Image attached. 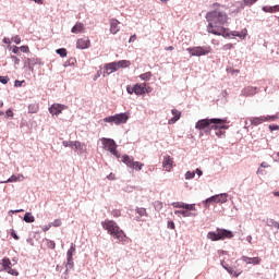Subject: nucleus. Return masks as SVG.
Wrapping results in <instances>:
<instances>
[{
	"label": "nucleus",
	"instance_id": "obj_1",
	"mask_svg": "<svg viewBox=\"0 0 279 279\" xmlns=\"http://www.w3.org/2000/svg\"><path fill=\"white\" fill-rule=\"evenodd\" d=\"M213 8L214 10L206 14V21L208 23L207 33L228 38L230 36V29L223 27L228 23V13L221 10L220 3H214Z\"/></svg>",
	"mask_w": 279,
	"mask_h": 279
},
{
	"label": "nucleus",
	"instance_id": "obj_2",
	"mask_svg": "<svg viewBox=\"0 0 279 279\" xmlns=\"http://www.w3.org/2000/svg\"><path fill=\"white\" fill-rule=\"evenodd\" d=\"M104 230H107L108 234L113 236L120 242L125 241V232L119 228V225L114 220H105L101 222Z\"/></svg>",
	"mask_w": 279,
	"mask_h": 279
},
{
	"label": "nucleus",
	"instance_id": "obj_3",
	"mask_svg": "<svg viewBox=\"0 0 279 279\" xmlns=\"http://www.w3.org/2000/svg\"><path fill=\"white\" fill-rule=\"evenodd\" d=\"M233 238H234V233L226 229H217L216 232H209L207 234V239H209L210 241H223L226 239H233Z\"/></svg>",
	"mask_w": 279,
	"mask_h": 279
},
{
	"label": "nucleus",
	"instance_id": "obj_4",
	"mask_svg": "<svg viewBox=\"0 0 279 279\" xmlns=\"http://www.w3.org/2000/svg\"><path fill=\"white\" fill-rule=\"evenodd\" d=\"M128 119H130V113H118L114 116H110L107 118H104L105 123H114V125H121L123 123H128Z\"/></svg>",
	"mask_w": 279,
	"mask_h": 279
},
{
	"label": "nucleus",
	"instance_id": "obj_5",
	"mask_svg": "<svg viewBox=\"0 0 279 279\" xmlns=\"http://www.w3.org/2000/svg\"><path fill=\"white\" fill-rule=\"evenodd\" d=\"M122 162H124L126 167H129L130 169H133L134 171H142L143 167H145V163L140 161H134V157L130 155H123Z\"/></svg>",
	"mask_w": 279,
	"mask_h": 279
},
{
	"label": "nucleus",
	"instance_id": "obj_6",
	"mask_svg": "<svg viewBox=\"0 0 279 279\" xmlns=\"http://www.w3.org/2000/svg\"><path fill=\"white\" fill-rule=\"evenodd\" d=\"M101 143L104 145V149H106L107 151H110V154L116 156V158L121 157V155L119 154V150H117V143L114 142V140L102 137Z\"/></svg>",
	"mask_w": 279,
	"mask_h": 279
},
{
	"label": "nucleus",
	"instance_id": "obj_7",
	"mask_svg": "<svg viewBox=\"0 0 279 279\" xmlns=\"http://www.w3.org/2000/svg\"><path fill=\"white\" fill-rule=\"evenodd\" d=\"M186 51L190 53V56L202 57V56H208V53L213 51V48H210V46H207V47L196 46L192 48H186Z\"/></svg>",
	"mask_w": 279,
	"mask_h": 279
},
{
	"label": "nucleus",
	"instance_id": "obj_8",
	"mask_svg": "<svg viewBox=\"0 0 279 279\" xmlns=\"http://www.w3.org/2000/svg\"><path fill=\"white\" fill-rule=\"evenodd\" d=\"M226 202H228V194L222 193V194H217V195H214V196L207 198L204 202V204H205V206H208V204H226Z\"/></svg>",
	"mask_w": 279,
	"mask_h": 279
},
{
	"label": "nucleus",
	"instance_id": "obj_9",
	"mask_svg": "<svg viewBox=\"0 0 279 279\" xmlns=\"http://www.w3.org/2000/svg\"><path fill=\"white\" fill-rule=\"evenodd\" d=\"M277 119H278V114L255 117L251 119V124L255 126L262 125V123H267L269 121H277Z\"/></svg>",
	"mask_w": 279,
	"mask_h": 279
},
{
	"label": "nucleus",
	"instance_id": "obj_10",
	"mask_svg": "<svg viewBox=\"0 0 279 279\" xmlns=\"http://www.w3.org/2000/svg\"><path fill=\"white\" fill-rule=\"evenodd\" d=\"M126 93H129V95H145V83L135 84L134 86L129 85L126 87Z\"/></svg>",
	"mask_w": 279,
	"mask_h": 279
},
{
	"label": "nucleus",
	"instance_id": "obj_11",
	"mask_svg": "<svg viewBox=\"0 0 279 279\" xmlns=\"http://www.w3.org/2000/svg\"><path fill=\"white\" fill-rule=\"evenodd\" d=\"M214 120H216V122H211V126L210 130H215V132L217 130H228V125H226V123H229L227 119H218V118H214Z\"/></svg>",
	"mask_w": 279,
	"mask_h": 279
},
{
	"label": "nucleus",
	"instance_id": "obj_12",
	"mask_svg": "<svg viewBox=\"0 0 279 279\" xmlns=\"http://www.w3.org/2000/svg\"><path fill=\"white\" fill-rule=\"evenodd\" d=\"M216 121H219V120L203 119L196 122L195 128L196 130H206V128L213 125V123H216Z\"/></svg>",
	"mask_w": 279,
	"mask_h": 279
},
{
	"label": "nucleus",
	"instance_id": "obj_13",
	"mask_svg": "<svg viewBox=\"0 0 279 279\" xmlns=\"http://www.w3.org/2000/svg\"><path fill=\"white\" fill-rule=\"evenodd\" d=\"M10 265H12V262H10V258H3L2 259V266L4 271H7L8 274H11V276H19V272L14 269H12V267H10Z\"/></svg>",
	"mask_w": 279,
	"mask_h": 279
},
{
	"label": "nucleus",
	"instance_id": "obj_14",
	"mask_svg": "<svg viewBox=\"0 0 279 279\" xmlns=\"http://www.w3.org/2000/svg\"><path fill=\"white\" fill-rule=\"evenodd\" d=\"M62 110H66V106L60 105V104H53V105L49 108V112H50V114H52V116L62 114Z\"/></svg>",
	"mask_w": 279,
	"mask_h": 279
},
{
	"label": "nucleus",
	"instance_id": "obj_15",
	"mask_svg": "<svg viewBox=\"0 0 279 279\" xmlns=\"http://www.w3.org/2000/svg\"><path fill=\"white\" fill-rule=\"evenodd\" d=\"M90 47V39L88 37H83L77 39L76 49H88Z\"/></svg>",
	"mask_w": 279,
	"mask_h": 279
},
{
	"label": "nucleus",
	"instance_id": "obj_16",
	"mask_svg": "<svg viewBox=\"0 0 279 279\" xmlns=\"http://www.w3.org/2000/svg\"><path fill=\"white\" fill-rule=\"evenodd\" d=\"M121 22H119V20L117 19H111L109 21V24H110V33L111 34H119V32H121V27H119Z\"/></svg>",
	"mask_w": 279,
	"mask_h": 279
},
{
	"label": "nucleus",
	"instance_id": "obj_17",
	"mask_svg": "<svg viewBox=\"0 0 279 279\" xmlns=\"http://www.w3.org/2000/svg\"><path fill=\"white\" fill-rule=\"evenodd\" d=\"M162 167L165 171H171L173 169V158L171 156H165L162 161Z\"/></svg>",
	"mask_w": 279,
	"mask_h": 279
},
{
	"label": "nucleus",
	"instance_id": "obj_18",
	"mask_svg": "<svg viewBox=\"0 0 279 279\" xmlns=\"http://www.w3.org/2000/svg\"><path fill=\"white\" fill-rule=\"evenodd\" d=\"M105 71L107 72L108 75L119 71V65L117 61L105 64Z\"/></svg>",
	"mask_w": 279,
	"mask_h": 279
},
{
	"label": "nucleus",
	"instance_id": "obj_19",
	"mask_svg": "<svg viewBox=\"0 0 279 279\" xmlns=\"http://www.w3.org/2000/svg\"><path fill=\"white\" fill-rule=\"evenodd\" d=\"M241 260H243V263H246V265H258L262 259H260V257L242 256Z\"/></svg>",
	"mask_w": 279,
	"mask_h": 279
},
{
	"label": "nucleus",
	"instance_id": "obj_20",
	"mask_svg": "<svg viewBox=\"0 0 279 279\" xmlns=\"http://www.w3.org/2000/svg\"><path fill=\"white\" fill-rule=\"evenodd\" d=\"M85 31H86V27L82 22H77L71 29L72 34H84Z\"/></svg>",
	"mask_w": 279,
	"mask_h": 279
},
{
	"label": "nucleus",
	"instance_id": "obj_21",
	"mask_svg": "<svg viewBox=\"0 0 279 279\" xmlns=\"http://www.w3.org/2000/svg\"><path fill=\"white\" fill-rule=\"evenodd\" d=\"M76 246L74 243L71 244L66 253L68 265H73V254H75Z\"/></svg>",
	"mask_w": 279,
	"mask_h": 279
},
{
	"label": "nucleus",
	"instance_id": "obj_22",
	"mask_svg": "<svg viewBox=\"0 0 279 279\" xmlns=\"http://www.w3.org/2000/svg\"><path fill=\"white\" fill-rule=\"evenodd\" d=\"M173 118L168 121V125H173L177 121H180V117H182V112L178 111V109H172Z\"/></svg>",
	"mask_w": 279,
	"mask_h": 279
},
{
	"label": "nucleus",
	"instance_id": "obj_23",
	"mask_svg": "<svg viewBox=\"0 0 279 279\" xmlns=\"http://www.w3.org/2000/svg\"><path fill=\"white\" fill-rule=\"evenodd\" d=\"M25 180V177L23 174H17V175H11L7 181H4L5 183L8 182H21Z\"/></svg>",
	"mask_w": 279,
	"mask_h": 279
},
{
	"label": "nucleus",
	"instance_id": "obj_24",
	"mask_svg": "<svg viewBox=\"0 0 279 279\" xmlns=\"http://www.w3.org/2000/svg\"><path fill=\"white\" fill-rule=\"evenodd\" d=\"M24 221L26 223H34L36 221V218L32 215V213H26L24 215Z\"/></svg>",
	"mask_w": 279,
	"mask_h": 279
},
{
	"label": "nucleus",
	"instance_id": "obj_25",
	"mask_svg": "<svg viewBox=\"0 0 279 279\" xmlns=\"http://www.w3.org/2000/svg\"><path fill=\"white\" fill-rule=\"evenodd\" d=\"M118 64V69H128V66H130V61L128 60H120V61H116Z\"/></svg>",
	"mask_w": 279,
	"mask_h": 279
},
{
	"label": "nucleus",
	"instance_id": "obj_26",
	"mask_svg": "<svg viewBox=\"0 0 279 279\" xmlns=\"http://www.w3.org/2000/svg\"><path fill=\"white\" fill-rule=\"evenodd\" d=\"M174 215H181L182 217H193V213L189 210H175Z\"/></svg>",
	"mask_w": 279,
	"mask_h": 279
},
{
	"label": "nucleus",
	"instance_id": "obj_27",
	"mask_svg": "<svg viewBox=\"0 0 279 279\" xmlns=\"http://www.w3.org/2000/svg\"><path fill=\"white\" fill-rule=\"evenodd\" d=\"M28 112H31V114H36V112H38V105L36 104H31L28 106Z\"/></svg>",
	"mask_w": 279,
	"mask_h": 279
},
{
	"label": "nucleus",
	"instance_id": "obj_28",
	"mask_svg": "<svg viewBox=\"0 0 279 279\" xmlns=\"http://www.w3.org/2000/svg\"><path fill=\"white\" fill-rule=\"evenodd\" d=\"M140 77L144 81V82H149V80H151V72H146L144 74H141Z\"/></svg>",
	"mask_w": 279,
	"mask_h": 279
},
{
	"label": "nucleus",
	"instance_id": "obj_29",
	"mask_svg": "<svg viewBox=\"0 0 279 279\" xmlns=\"http://www.w3.org/2000/svg\"><path fill=\"white\" fill-rule=\"evenodd\" d=\"M57 53L61 57V58H66V48H59L57 49Z\"/></svg>",
	"mask_w": 279,
	"mask_h": 279
},
{
	"label": "nucleus",
	"instance_id": "obj_30",
	"mask_svg": "<svg viewBox=\"0 0 279 279\" xmlns=\"http://www.w3.org/2000/svg\"><path fill=\"white\" fill-rule=\"evenodd\" d=\"M136 213L140 215V217H147V209L145 208H137Z\"/></svg>",
	"mask_w": 279,
	"mask_h": 279
},
{
	"label": "nucleus",
	"instance_id": "obj_31",
	"mask_svg": "<svg viewBox=\"0 0 279 279\" xmlns=\"http://www.w3.org/2000/svg\"><path fill=\"white\" fill-rule=\"evenodd\" d=\"M50 226H52V228H60V226H62V220L56 219L53 222H50Z\"/></svg>",
	"mask_w": 279,
	"mask_h": 279
},
{
	"label": "nucleus",
	"instance_id": "obj_32",
	"mask_svg": "<svg viewBox=\"0 0 279 279\" xmlns=\"http://www.w3.org/2000/svg\"><path fill=\"white\" fill-rule=\"evenodd\" d=\"M184 209L187 210V213H190L191 210H197L195 208V204H186V203H185Z\"/></svg>",
	"mask_w": 279,
	"mask_h": 279
},
{
	"label": "nucleus",
	"instance_id": "obj_33",
	"mask_svg": "<svg viewBox=\"0 0 279 279\" xmlns=\"http://www.w3.org/2000/svg\"><path fill=\"white\" fill-rule=\"evenodd\" d=\"M173 208H184L185 203L184 202H175L172 203Z\"/></svg>",
	"mask_w": 279,
	"mask_h": 279
},
{
	"label": "nucleus",
	"instance_id": "obj_34",
	"mask_svg": "<svg viewBox=\"0 0 279 279\" xmlns=\"http://www.w3.org/2000/svg\"><path fill=\"white\" fill-rule=\"evenodd\" d=\"M216 136L218 138H223V136H226V130H217L216 131Z\"/></svg>",
	"mask_w": 279,
	"mask_h": 279
},
{
	"label": "nucleus",
	"instance_id": "obj_35",
	"mask_svg": "<svg viewBox=\"0 0 279 279\" xmlns=\"http://www.w3.org/2000/svg\"><path fill=\"white\" fill-rule=\"evenodd\" d=\"M268 226H272L274 228H277L279 230V222L274 219H270L268 221Z\"/></svg>",
	"mask_w": 279,
	"mask_h": 279
},
{
	"label": "nucleus",
	"instance_id": "obj_36",
	"mask_svg": "<svg viewBox=\"0 0 279 279\" xmlns=\"http://www.w3.org/2000/svg\"><path fill=\"white\" fill-rule=\"evenodd\" d=\"M195 178V172L187 171L185 173V180H193Z\"/></svg>",
	"mask_w": 279,
	"mask_h": 279
},
{
	"label": "nucleus",
	"instance_id": "obj_37",
	"mask_svg": "<svg viewBox=\"0 0 279 279\" xmlns=\"http://www.w3.org/2000/svg\"><path fill=\"white\" fill-rule=\"evenodd\" d=\"M223 51H230V49H234V45L233 44H226L225 46H222Z\"/></svg>",
	"mask_w": 279,
	"mask_h": 279
},
{
	"label": "nucleus",
	"instance_id": "obj_38",
	"mask_svg": "<svg viewBox=\"0 0 279 279\" xmlns=\"http://www.w3.org/2000/svg\"><path fill=\"white\" fill-rule=\"evenodd\" d=\"M1 84H8L10 82V77L8 76H0Z\"/></svg>",
	"mask_w": 279,
	"mask_h": 279
},
{
	"label": "nucleus",
	"instance_id": "obj_39",
	"mask_svg": "<svg viewBox=\"0 0 279 279\" xmlns=\"http://www.w3.org/2000/svg\"><path fill=\"white\" fill-rule=\"evenodd\" d=\"M12 41L15 43V45H21V37L19 35L12 37Z\"/></svg>",
	"mask_w": 279,
	"mask_h": 279
},
{
	"label": "nucleus",
	"instance_id": "obj_40",
	"mask_svg": "<svg viewBox=\"0 0 279 279\" xmlns=\"http://www.w3.org/2000/svg\"><path fill=\"white\" fill-rule=\"evenodd\" d=\"M72 147H75V149H82V143H81V142L75 141V142H73Z\"/></svg>",
	"mask_w": 279,
	"mask_h": 279
},
{
	"label": "nucleus",
	"instance_id": "obj_41",
	"mask_svg": "<svg viewBox=\"0 0 279 279\" xmlns=\"http://www.w3.org/2000/svg\"><path fill=\"white\" fill-rule=\"evenodd\" d=\"M52 226L51 222L43 227V232H49L51 230Z\"/></svg>",
	"mask_w": 279,
	"mask_h": 279
},
{
	"label": "nucleus",
	"instance_id": "obj_42",
	"mask_svg": "<svg viewBox=\"0 0 279 279\" xmlns=\"http://www.w3.org/2000/svg\"><path fill=\"white\" fill-rule=\"evenodd\" d=\"M62 145H63V147H73V142L63 141Z\"/></svg>",
	"mask_w": 279,
	"mask_h": 279
},
{
	"label": "nucleus",
	"instance_id": "obj_43",
	"mask_svg": "<svg viewBox=\"0 0 279 279\" xmlns=\"http://www.w3.org/2000/svg\"><path fill=\"white\" fill-rule=\"evenodd\" d=\"M20 50H21L23 53H29V47H27V46H22V47H20Z\"/></svg>",
	"mask_w": 279,
	"mask_h": 279
},
{
	"label": "nucleus",
	"instance_id": "obj_44",
	"mask_svg": "<svg viewBox=\"0 0 279 279\" xmlns=\"http://www.w3.org/2000/svg\"><path fill=\"white\" fill-rule=\"evenodd\" d=\"M145 93H147V94H149V93H151V87H147V83H144V95H145Z\"/></svg>",
	"mask_w": 279,
	"mask_h": 279
},
{
	"label": "nucleus",
	"instance_id": "obj_45",
	"mask_svg": "<svg viewBox=\"0 0 279 279\" xmlns=\"http://www.w3.org/2000/svg\"><path fill=\"white\" fill-rule=\"evenodd\" d=\"M269 130H270V132H275L276 130H279V125L278 124H270Z\"/></svg>",
	"mask_w": 279,
	"mask_h": 279
},
{
	"label": "nucleus",
	"instance_id": "obj_46",
	"mask_svg": "<svg viewBox=\"0 0 279 279\" xmlns=\"http://www.w3.org/2000/svg\"><path fill=\"white\" fill-rule=\"evenodd\" d=\"M258 0H244L245 5H254Z\"/></svg>",
	"mask_w": 279,
	"mask_h": 279
},
{
	"label": "nucleus",
	"instance_id": "obj_47",
	"mask_svg": "<svg viewBox=\"0 0 279 279\" xmlns=\"http://www.w3.org/2000/svg\"><path fill=\"white\" fill-rule=\"evenodd\" d=\"M13 59L14 64H21V59H17L16 56H11Z\"/></svg>",
	"mask_w": 279,
	"mask_h": 279
},
{
	"label": "nucleus",
	"instance_id": "obj_48",
	"mask_svg": "<svg viewBox=\"0 0 279 279\" xmlns=\"http://www.w3.org/2000/svg\"><path fill=\"white\" fill-rule=\"evenodd\" d=\"M11 236L15 240L19 241V235L16 234V232L14 230L11 231Z\"/></svg>",
	"mask_w": 279,
	"mask_h": 279
},
{
	"label": "nucleus",
	"instance_id": "obj_49",
	"mask_svg": "<svg viewBox=\"0 0 279 279\" xmlns=\"http://www.w3.org/2000/svg\"><path fill=\"white\" fill-rule=\"evenodd\" d=\"M168 228H170L171 230H175V223L173 221H169Z\"/></svg>",
	"mask_w": 279,
	"mask_h": 279
},
{
	"label": "nucleus",
	"instance_id": "obj_50",
	"mask_svg": "<svg viewBox=\"0 0 279 279\" xmlns=\"http://www.w3.org/2000/svg\"><path fill=\"white\" fill-rule=\"evenodd\" d=\"M269 12H279V4L270 8Z\"/></svg>",
	"mask_w": 279,
	"mask_h": 279
},
{
	"label": "nucleus",
	"instance_id": "obj_51",
	"mask_svg": "<svg viewBox=\"0 0 279 279\" xmlns=\"http://www.w3.org/2000/svg\"><path fill=\"white\" fill-rule=\"evenodd\" d=\"M7 117H14V112L11 109L7 110Z\"/></svg>",
	"mask_w": 279,
	"mask_h": 279
},
{
	"label": "nucleus",
	"instance_id": "obj_52",
	"mask_svg": "<svg viewBox=\"0 0 279 279\" xmlns=\"http://www.w3.org/2000/svg\"><path fill=\"white\" fill-rule=\"evenodd\" d=\"M13 53H19V51H21V48H19L17 46L13 47Z\"/></svg>",
	"mask_w": 279,
	"mask_h": 279
},
{
	"label": "nucleus",
	"instance_id": "obj_53",
	"mask_svg": "<svg viewBox=\"0 0 279 279\" xmlns=\"http://www.w3.org/2000/svg\"><path fill=\"white\" fill-rule=\"evenodd\" d=\"M136 40V35H132L129 39V43H134Z\"/></svg>",
	"mask_w": 279,
	"mask_h": 279
},
{
	"label": "nucleus",
	"instance_id": "obj_54",
	"mask_svg": "<svg viewBox=\"0 0 279 279\" xmlns=\"http://www.w3.org/2000/svg\"><path fill=\"white\" fill-rule=\"evenodd\" d=\"M260 167H263L264 169H267L269 167V163L264 161L260 163Z\"/></svg>",
	"mask_w": 279,
	"mask_h": 279
},
{
	"label": "nucleus",
	"instance_id": "obj_55",
	"mask_svg": "<svg viewBox=\"0 0 279 279\" xmlns=\"http://www.w3.org/2000/svg\"><path fill=\"white\" fill-rule=\"evenodd\" d=\"M107 178L108 180H114V173H110Z\"/></svg>",
	"mask_w": 279,
	"mask_h": 279
},
{
	"label": "nucleus",
	"instance_id": "obj_56",
	"mask_svg": "<svg viewBox=\"0 0 279 279\" xmlns=\"http://www.w3.org/2000/svg\"><path fill=\"white\" fill-rule=\"evenodd\" d=\"M3 43L5 44V45H10V39L9 38H3Z\"/></svg>",
	"mask_w": 279,
	"mask_h": 279
},
{
	"label": "nucleus",
	"instance_id": "obj_57",
	"mask_svg": "<svg viewBox=\"0 0 279 279\" xmlns=\"http://www.w3.org/2000/svg\"><path fill=\"white\" fill-rule=\"evenodd\" d=\"M35 3H38V5H43V0H34Z\"/></svg>",
	"mask_w": 279,
	"mask_h": 279
},
{
	"label": "nucleus",
	"instance_id": "obj_58",
	"mask_svg": "<svg viewBox=\"0 0 279 279\" xmlns=\"http://www.w3.org/2000/svg\"><path fill=\"white\" fill-rule=\"evenodd\" d=\"M166 51H173V46H169L166 48Z\"/></svg>",
	"mask_w": 279,
	"mask_h": 279
},
{
	"label": "nucleus",
	"instance_id": "obj_59",
	"mask_svg": "<svg viewBox=\"0 0 279 279\" xmlns=\"http://www.w3.org/2000/svg\"><path fill=\"white\" fill-rule=\"evenodd\" d=\"M246 241H247V243H252V235H248V236L246 238Z\"/></svg>",
	"mask_w": 279,
	"mask_h": 279
},
{
	"label": "nucleus",
	"instance_id": "obj_60",
	"mask_svg": "<svg viewBox=\"0 0 279 279\" xmlns=\"http://www.w3.org/2000/svg\"><path fill=\"white\" fill-rule=\"evenodd\" d=\"M119 215H121L120 211H113V217H119Z\"/></svg>",
	"mask_w": 279,
	"mask_h": 279
},
{
	"label": "nucleus",
	"instance_id": "obj_61",
	"mask_svg": "<svg viewBox=\"0 0 279 279\" xmlns=\"http://www.w3.org/2000/svg\"><path fill=\"white\" fill-rule=\"evenodd\" d=\"M196 173H197V175H199V177L203 174L202 170H199V169H196Z\"/></svg>",
	"mask_w": 279,
	"mask_h": 279
},
{
	"label": "nucleus",
	"instance_id": "obj_62",
	"mask_svg": "<svg viewBox=\"0 0 279 279\" xmlns=\"http://www.w3.org/2000/svg\"><path fill=\"white\" fill-rule=\"evenodd\" d=\"M22 83L20 81H15V86H21Z\"/></svg>",
	"mask_w": 279,
	"mask_h": 279
},
{
	"label": "nucleus",
	"instance_id": "obj_63",
	"mask_svg": "<svg viewBox=\"0 0 279 279\" xmlns=\"http://www.w3.org/2000/svg\"><path fill=\"white\" fill-rule=\"evenodd\" d=\"M275 197H279V192H274Z\"/></svg>",
	"mask_w": 279,
	"mask_h": 279
},
{
	"label": "nucleus",
	"instance_id": "obj_64",
	"mask_svg": "<svg viewBox=\"0 0 279 279\" xmlns=\"http://www.w3.org/2000/svg\"><path fill=\"white\" fill-rule=\"evenodd\" d=\"M100 73L98 72L97 75L94 77V80H97V77H100Z\"/></svg>",
	"mask_w": 279,
	"mask_h": 279
}]
</instances>
